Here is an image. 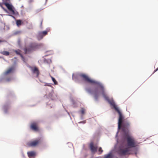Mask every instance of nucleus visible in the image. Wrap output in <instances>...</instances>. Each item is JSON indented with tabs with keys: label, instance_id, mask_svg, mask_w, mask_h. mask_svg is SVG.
<instances>
[{
	"label": "nucleus",
	"instance_id": "f257e3e1",
	"mask_svg": "<svg viewBox=\"0 0 158 158\" xmlns=\"http://www.w3.org/2000/svg\"><path fill=\"white\" fill-rule=\"evenodd\" d=\"M130 123L128 120H124L121 125V127L123 132V137L127 140V147L120 148L117 151L118 153L121 156L129 155L132 154L131 148H135L138 145L135 139L129 134Z\"/></svg>",
	"mask_w": 158,
	"mask_h": 158
},
{
	"label": "nucleus",
	"instance_id": "f03ea898",
	"mask_svg": "<svg viewBox=\"0 0 158 158\" xmlns=\"http://www.w3.org/2000/svg\"><path fill=\"white\" fill-rule=\"evenodd\" d=\"M79 76L85 81H86L92 84H94L97 86V87L93 89L91 88L86 89V90L88 93L93 94L96 100H97L99 96L100 92L98 88L100 89L103 86L102 85L100 82L95 80L91 79L88 76L84 73H81L79 75Z\"/></svg>",
	"mask_w": 158,
	"mask_h": 158
},
{
	"label": "nucleus",
	"instance_id": "7ed1b4c3",
	"mask_svg": "<svg viewBox=\"0 0 158 158\" xmlns=\"http://www.w3.org/2000/svg\"><path fill=\"white\" fill-rule=\"evenodd\" d=\"M100 90L101 91V94L104 98L114 107L115 110L118 114L119 117L118 123V129L119 130L121 129V125L123 122V121L127 120V119H124V116L122 114L121 112L119 109L116 106L114 101L113 100H111L109 99L106 93L104 86H103Z\"/></svg>",
	"mask_w": 158,
	"mask_h": 158
},
{
	"label": "nucleus",
	"instance_id": "20e7f679",
	"mask_svg": "<svg viewBox=\"0 0 158 158\" xmlns=\"http://www.w3.org/2000/svg\"><path fill=\"white\" fill-rule=\"evenodd\" d=\"M41 142V139H38L28 142L27 145L29 147H35L40 144Z\"/></svg>",
	"mask_w": 158,
	"mask_h": 158
},
{
	"label": "nucleus",
	"instance_id": "39448f33",
	"mask_svg": "<svg viewBox=\"0 0 158 158\" xmlns=\"http://www.w3.org/2000/svg\"><path fill=\"white\" fill-rule=\"evenodd\" d=\"M37 48V45L35 43L31 44L29 46L27 47L25 49V52L26 53L34 50Z\"/></svg>",
	"mask_w": 158,
	"mask_h": 158
},
{
	"label": "nucleus",
	"instance_id": "423d86ee",
	"mask_svg": "<svg viewBox=\"0 0 158 158\" xmlns=\"http://www.w3.org/2000/svg\"><path fill=\"white\" fill-rule=\"evenodd\" d=\"M8 9L11 12L12 14L14 15H17L19 14V13L17 11H15L13 9V7L12 5L9 4L8 3H5V5Z\"/></svg>",
	"mask_w": 158,
	"mask_h": 158
},
{
	"label": "nucleus",
	"instance_id": "0eeeda50",
	"mask_svg": "<svg viewBox=\"0 0 158 158\" xmlns=\"http://www.w3.org/2000/svg\"><path fill=\"white\" fill-rule=\"evenodd\" d=\"M31 128L33 131H39L38 123L35 122L32 123L30 126Z\"/></svg>",
	"mask_w": 158,
	"mask_h": 158
},
{
	"label": "nucleus",
	"instance_id": "6e6552de",
	"mask_svg": "<svg viewBox=\"0 0 158 158\" xmlns=\"http://www.w3.org/2000/svg\"><path fill=\"white\" fill-rule=\"evenodd\" d=\"M89 147L92 153H95L97 152V146H94L93 143H90Z\"/></svg>",
	"mask_w": 158,
	"mask_h": 158
},
{
	"label": "nucleus",
	"instance_id": "1a4fd4ad",
	"mask_svg": "<svg viewBox=\"0 0 158 158\" xmlns=\"http://www.w3.org/2000/svg\"><path fill=\"white\" fill-rule=\"evenodd\" d=\"M31 70L32 73H33L35 74H36V77H38L39 73V72L38 68L36 67H35L32 68Z\"/></svg>",
	"mask_w": 158,
	"mask_h": 158
},
{
	"label": "nucleus",
	"instance_id": "9d476101",
	"mask_svg": "<svg viewBox=\"0 0 158 158\" xmlns=\"http://www.w3.org/2000/svg\"><path fill=\"white\" fill-rule=\"evenodd\" d=\"M47 32L46 31H44L40 33L38 37L39 39H42L43 37L47 34Z\"/></svg>",
	"mask_w": 158,
	"mask_h": 158
},
{
	"label": "nucleus",
	"instance_id": "9b49d317",
	"mask_svg": "<svg viewBox=\"0 0 158 158\" xmlns=\"http://www.w3.org/2000/svg\"><path fill=\"white\" fill-rule=\"evenodd\" d=\"M27 154L28 156L31 158L34 156L35 155V153L34 152H27Z\"/></svg>",
	"mask_w": 158,
	"mask_h": 158
},
{
	"label": "nucleus",
	"instance_id": "f8f14e48",
	"mask_svg": "<svg viewBox=\"0 0 158 158\" xmlns=\"http://www.w3.org/2000/svg\"><path fill=\"white\" fill-rule=\"evenodd\" d=\"M0 53L3 55L6 56H8L10 54L9 52L5 51L1 52Z\"/></svg>",
	"mask_w": 158,
	"mask_h": 158
},
{
	"label": "nucleus",
	"instance_id": "ddd939ff",
	"mask_svg": "<svg viewBox=\"0 0 158 158\" xmlns=\"http://www.w3.org/2000/svg\"><path fill=\"white\" fill-rule=\"evenodd\" d=\"M14 70V68L13 67L9 68L5 72L6 74H8Z\"/></svg>",
	"mask_w": 158,
	"mask_h": 158
},
{
	"label": "nucleus",
	"instance_id": "4468645a",
	"mask_svg": "<svg viewBox=\"0 0 158 158\" xmlns=\"http://www.w3.org/2000/svg\"><path fill=\"white\" fill-rule=\"evenodd\" d=\"M22 23V21L21 20H17L16 21V24L17 26L19 27Z\"/></svg>",
	"mask_w": 158,
	"mask_h": 158
},
{
	"label": "nucleus",
	"instance_id": "2eb2a0df",
	"mask_svg": "<svg viewBox=\"0 0 158 158\" xmlns=\"http://www.w3.org/2000/svg\"><path fill=\"white\" fill-rule=\"evenodd\" d=\"M50 77H51L52 79V81L53 82L54 84L55 85H58V82L56 81V79L54 78L52 76H50Z\"/></svg>",
	"mask_w": 158,
	"mask_h": 158
},
{
	"label": "nucleus",
	"instance_id": "dca6fc26",
	"mask_svg": "<svg viewBox=\"0 0 158 158\" xmlns=\"http://www.w3.org/2000/svg\"><path fill=\"white\" fill-rule=\"evenodd\" d=\"M103 158H113V156L110 153L105 155Z\"/></svg>",
	"mask_w": 158,
	"mask_h": 158
},
{
	"label": "nucleus",
	"instance_id": "f3484780",
	"mask_svg": "<svg viewBox=\"0 0 158 158\" xmlns=\"http://www.w3.org/2000/svg\"><path fill=\"white\" fill-rule=\"evenodd\" d=\"M15 52L18 55H20V56L22 58V59L23 60L24 57L21 54H20V52L19 51H18L16 50L15 51Z\"/></svg>",
	"mask_w": 158,
	"mask_h": 158
},
{
	"label": "nucleus",
	"instance_id": "a211bd4d",
	"mask_svg": "<svg viewBox=\"0 0 158 158\" xmlns=\"http://www.w3.org/2000/svg\"><path fill=\"white\" fill-rule=\"evenodd\" d=\"M98 151L99 152V153H98L99 154H101L103 152V150L102 149L101 147H100L98 148Z\"/></svg>",
	"mask_w": 158,
	"mask_h": 158
},
{
	"label": "nucleus",
	"instance_id": "6ab92c4d",
	"mask_svg": "<svg viewBox=\"0 0 158 158\" xmlns=\"http://www.w3.org/2000/svg\"><path fill=\"white\" fill-rule=\"evenodd\" d=\"M3 3L4 5H5V3H8L9 2H10V0H2Z\"/></svg>",
	"mask_w": 158,
	"mask_h": 158
},
{
	"label": "nucleus",
	"instance_id": "aec40b11",
	"mask_svg": "<svg viewBox=\"0 0 158 158\" xmlns=\"http://www.w3.org/2000/svg\"><path fill=\"white\" fill-rule=\"evenodd\" d=\"M81 113L82 114H83L85 113V110L83 108H82L81 110Z\"/></svg>",
	"mask_w": 158,
	"mask_h": 158
},
{
	"label": "nucleus",
	"instance_id": "412c9836",
	"mask_svg": "<svg viewBox=\"0 0 158 158\" xmlns=\"http://www.w3.org/2000/svg\"><path fill=\"white\" fill-rule=\"evenodd\" d=\"M11 79V78L10 77H9L6 78V80L7 81H10Z\"/></svg>",
	"mask_w": 158,
	"mask_h": 158
},
{
	"label": "nucleus",
	"instance_id": "4be33fe9",
	"mask_svg": "<svg viewBox=\"0 0 158 158\" xmlns=\"http://www.w3.org/2000/svg\"><path fill=\"white\" fill-rule=\"evenodd\" d=\"M5 42V41L4 40H0V43L2 42Z\"/></svg>",
	"mask_w": 158,
	"mask_h": 158
},
{
	"label": "nucleus",
	"instance_id": "5701e85b",
	"mask_svg": "<svg viewBox=\"0 0 158 158\" xmlns=\"http://www.w3.org/2000/svg\"><path fill=\"white\" fill-rule=\"evenodd\" d=\"M158 70V68H157L155 70H154L153 73H155V72H156Z\"/></svg>",
	"mask_w": 158,
	"mask_h": 158
},
{
	"label": "nucleus",
	"instance_id": "b1692460",
	"mask_svg": "<svg viewBox=\"0 0 158 158\" xmlns=\"http://www.w3.org/2000/svg\"><path fill=\"white\" fill-rule=\"evenodd\" d=\"M20 33V31H18L16 32V34H19Z\"/></svg>",
	"mask_w": 158,
	"mask_h": 158
},
{
	"label": "nucleus",
	"instance_id": "393cba45",
	"mask_svg": "<svg viewBox=\"0 0 158 158\" xmlns=\"http://www.w3.org/2000/svg\"><path fill=\"white\" fill-rule=\"evenodd\" d=\"M42 21H41V24L42 25Z\"/></svg>",
	"mask_w": 158,
	"mask_h": 158
},
{
	"label": "nucleus",
	"instance_id": "a878e982",
	"mask_svg": "<svg viewBox=\"0 0 158 158\" xmlns=\"http://www.w3.org/2000/svg\"><path fill=\"white\" fill-rule=\"evenodd\" d=\"M1 7H2V8H3V9H4V8L2 7V5H1Z\"/></svg>",
	"mask_w": 158,
	"mask_h": 158
},
{
	"label": "nucleus",
	"instance_id": "bb28decb",
	"mask_svg": "<svg viewBox=\"0 0 158 158\" xmlns=\"http://www.w3.org/2000/svg\"><path fill=\"white\" fill-rule=\"evenodd\" d=\"M74 78V77H73V78Z\"/></svg>",
	"mask_w": 158,
	"mask_h": 158
},
{
	"label": "nucleus",
	"instance_id": "cd10ccee",
	"mask_svg": "<svg viewBox=\"0 0 158 158\" xmlns=\"http://www.w3.org/2000/svg\"><path fill=\"white\" fill-rule=\"evenodd\" d=\"M47 85L48 86H50V85Z\"/></svg>",
	"mask_w": 158,
	"mask_h": 158
},
{
	"label": "nucleus",
	"instance_id": "c85d7f7f",
	"mask_svg": "<svg viewBox=\"0 0 158 158\" xmlns=\"http://www.w3.org/2000/svg\"><path fill=\"white\" fill-rule=\"evenodd\" d=\"M46 1H47L48 0H46Z\"/></svg>",
	"mask_w": 158,
	"mask_h": 158
}]
</instances>
